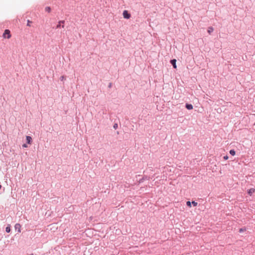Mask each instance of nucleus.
<instances>
[{"label":"nucleus","mask_w":255,"mask_h":255,"mask_svg":"<svg viewBox=\"0 0 255 255\" xmlns=\"http://www.w3.org/2000/svg\"><path fill=\"white\" fill-rule=\"evenodd\" d=\"M191 203L194 206H196L197 205V203L195 201H192Z\"/></svg>","instance_id":"14"},{"label":"nucleus","mask_w":255,"mask_h":255,"mask_svg":"<svg viewBox=\"0 0 255 255\" xmlns=\"http://www.w3.org/2000/svg\"><path fill=\"white\" fill-rule=\"evenodd\" d=\"M185 107L188 110H192L193 109V106L191 104H186Z\"/></svg>","instance_id":"6"},{"label":"nucleus","mask_w":255,"mask_h":255,"mask_svg":"<svg viewBox=\"0 0 255 255\" xmlns=\"http://www.w3.org/2000/svg\"><path fill=\"white\" fill-rule=\"evenodd\" d=\"M45 10H46V11H47V12H49L50 11V10H51V8H50V7H48V6L46 7H45Z\"/></svg>","instance_id":"12"},{"label":"nucleus","mask_w":255,"mask_h":255,"mask_svg":"<svg viewBox=\"0 0 255 255\" xmlns=\"http://www.w3.org/2000/svg\"><path fill=\"white\" fill-rule=\"evenodd\" d=\"M176 60L175 59H172L170 61L171 64L172 65L174 68H176Z\"/></svg>","instance_id":"5"},{"label":"nucleus","mask_w":255,"mask_h":255,"mask_svg":"<svg viewBox=\"0 0 255 255\" xmlns=\"http://www.w3.org/2000/svg\"><path fill=\"white\" fill-rule=\"evenodd\" d=\"M64 22H65V21H64V20L60 21L59 22V24L57 25L56 28H60L61 27L63 28L64 27V25L63 24L64 23Z\"/></svg>","instance_id":"3"},{"label":"nucleus","mask_w":255,"mask_h":255,"mask_svg":"<svg viewBox=\"0 0 255 255\" xmlns=\"http://www.w3.org/2000/svg\"><path fill=\"white\" fill-rule=\"evenodd\" d=\"M22 146H23V147H27V144H23L22 145Z\"/></svg>","instance_id":"19"},{"label":"nucleus","mask_w":255,"mask_h":255,"mask_svg":"<svg viewBox=\"0 0 255 255\" xmlns=\"http://www.w3.org/2000/svg\"><path fill=\"white\" fill-rule=\"evenodd\" d=\"M255 191V189L254 188H251L249 190L248 193H249V194L251 195Z\"/></svg>","instance_id":"8"},{"label":"nucleus","mask_w":255,"mask_h":255,"mask_svg":"<svg viewBox=\"0 0 255 255\" xmlns=\"http://www.w3.org/2000/svg\"><path fill=\"white\" fill-rule=\"evenodd\" d=\"M5 231L7 232V233H9L10 232V227L9 226H8L6 227V229H5Z\"/></svg>","instance_id":"11"},{"label":"nucleus","mask_w":255,"mask_h":255,"mask_svg":"<svg viewBox=\"0 0 255 255\" xmlns=\"http://www.w3.org/2000/svg\"><path fill=\"white\" fill-rule=\"evenodd\" d=\"M243 231H244V230H243V229H240V232H241H241H243Z\"/></svg>","instance_id":"20"},{"label":"nucleus","mask_w":255,"mask_h":255,"mask_svg":"<svg viewBox=\"0 0 255 255\" xmlns=\"http://www.w3.org/2000/svg\"><path fill=\"white\" fill-rule=\"evenodd\" d=\"M111 87H112V84L110 83L109 85V87L111 88Z\"/></svg>","instance_id":"21"},{"label":"nucleus","mask_w":255,"mask_h":255,"mask_svg":"<svg viewBox=\"0 0 255 255\" xmlns=\"http://www.w3.org/2000/svg\"><path fill=\"white\" fill-rule=\"evenodd\" d=\"M3 36L4 38H9L11 36V35L10 34V31L8 29L5 30L3 34Z\"/></svg>","instance_id":"1"},{"label":"nucleus","mask_w":255,"mask_h":255,"mask_svg":"<svg viewBox=\"0 0 255 255\" xmlns=\"http://www.w3.org/2000/svg\"><path fill=\"white\" fill-rule=\"evenodd\" d=\"M31 140L32 138L30 136H26V141L27 143L30 144L31 142Z\"/></svg>","instance_id":"7"},{"label":"nucleus","mask_w":255,"mask_h":255,"mask_svg":"<svg viewBox=\"0 0 255 255\" xmlns=\"http://www.w3.org/2000/svg\"><path fill=\"white\" fill-rule=\"evenodd\" d=\"M224 159H225V160L228 159V156L227 155L224 156Z\"/></svg>","instance_id":"18"},{"label":"nucleus","mask_w":255,"mask_h":255,"mask_svg":"<svg viewBox=\"0 0 255 255\" xmlns=\"http://www.w3.org/2000/svg\"><path fill=\"white\" fill-rule=\"evenodd\" d=\"M214 30V29L213 27H210L208 28V32L209 34H211V32H212Z\"/></svg>","instance_id":"9"},{"label":"nucleus","mask_w":255,"mask_h":255,"mask_svg":"<svg viewBox=\"0 0 255 255\" xmlns=\"http://www.w3.org/2000/svg\"><path fill=\"white\" fill-rule=\"evenodd\" d=\"M191 204H192V203H191L190 201H187V202H186V204H187V205L188 206H189V207H191Z\"/></svg>","instance_id":"13"},{"label":"nucleus","mask_w":255,"mask_h":255,"mask_svg":"<svg viewBox=\"0 0 255 255\" xmlns=\"http://www.w3.org/2000/svg\"><path fill=\"white\" fill-rule=\"evenodd\" d=\"M118 127V124H115L114 125V126H113V128H115V129H117Z\"/></svg>","instance_id":"15"},{"label":"nucleus","mask_w":255,"mask_h":255,"mask_svg":"<svg viewBox=\"0 0 255 255\" xmlns=\"http://www.w3.org/2000/svg\"><path fill=\"white\" fill-rule=\"evenodd\" d=\"M14 228L16 230H17V232L18 233H20L21 232V230H20L21 226L19 224H16L14 226Z\"/></svg>","instance_id":"4"},{"label":"nucleus","mask_w":255,"mask_h":255,"mask_svg":"<svg viewBox=\"0 0 255 255\" xmlns=\"http://www.w3.org/2000/svg\"><path fill=\"white\" fill-rule=\"evenodd\" d=\"M230 153L232 155H235V154H236V152L234 150V149H231L230 150Z\"/></svg>","instance_id":"10"},{"label":"nucleus","mask_w":255,"mask_h":255,"mask_svg":"<svg viewBox=\"0 0 255 255\" xmlns=\"http://www.w3.org/2000/svg\"><path fill=\"white\" fill-rule=\"evenodd\" d=\"M60 79L61 81H63L65 79V77L64 76H62L60 77Z\"/></svg>","instance_id":"16"},{"label":"nucleus","mask_w":255,"mask_h":255,"mask_svg":"<svg viewBox=\"0 0 255 255\" xmlns=\"http://www.w3.org/2000/svg\"><path fill=\"white\" fill-rule=\"evenodd\" d=\"M123 16L125 18L128 19L130 17V14L127 10H124L123 12Z\"/></svg>","instance_id":"2"},{"label":"nucleus","mask_w":255,"mask_h":255,"mask_svg":"<svg viewBox=\"0 0 255 255\" xmlns=\"http://www.w3.org/2000/svg\"><path fill=\"white\" fill-rule=\"evenodd\" d=\"M31 22L29 20H27V26H30V23Z\"/></svg>","instance_id":"17"}]
</instances>
